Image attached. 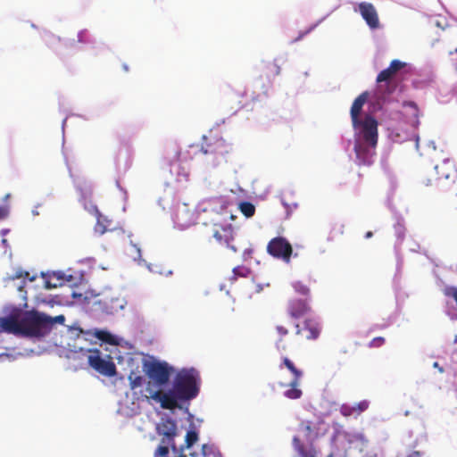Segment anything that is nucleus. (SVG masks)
Returning a JSON list of instances; mask_svg holds the SVG:
<instances>
[{
	"instance_id": "f257e3e1",
	"label": "nucleus",
	"mask_w": 457,
	"mask_h": 457,
	"mask_svg": "<svg viewBox=\"0 0 457 457\" xmlns=\"http://www.w3.org/2000/svg\"><path fill=\"white\" fill-rule=\"evenodd\" d=\"M412 66L398 59L377 76L376 87L364 91L353 101L350 114L354 129L355 162L359 165L373 163L378 145V120L373 113L382 111L395 99L396 90Z\"/></svg>"
},
{
	"instance_id": "f03ea898",
	"label": "nucleus",
	"mask_w": 457,
	"mask_h": 457,
	"mask_svg": "<svg viewBox=\"0 0 457 457\" xmlns=\"http://www.w3.org/2000/svg\"><path fill=\"white\" fill-rule=\"evenodd\" d=\"M202 378L200 372L194 367L182 368L174 376L171 385L166 394H154L160 406L164 410L179 409L187 415L191 423L194 415L189 411V406L200 394Z\"/></svg>"
},
{
	"instance_id": "7ed1b4c3",
	"label": "nucleus",
	"mask_w": 457,
	"mask_h": 457,
	"mask_svg": "<svg viewBox=\"0 0 457 457\" xmlns=\"http://www.w3.org/2000/svg\"><path fill=\"white\" fill-rule=\"evenodd\" d=\"M146 376L150 378V382L144 389V396L151 399L156 403L160 402L154 397V394L163 395L166 394L167 388L171 385L172 379L176 373L174 366L167 361L160 360L145 361L143 365Z\"/></svg>"
},
{
	"instance_id": "20e7f679",
	"label": "nucleus",
	"mask_w": 457,
	"mask_h": 457,
	"mask_svg": "<svg viewBox=\"0 0 457 457\" xmlns=\"http://www.w3.org/2000/svg\"><path fill=\"white\" fill-rule=\"evenodd\" d=\"M23 337L42 338L50 333V316L37 310L26 311L21 314Z\"/></svg>"
},
{
	"instance_id": "39448f33",
	"label": "nucleus",
	"mask_w": 457,
	"mask_h": 457,
	"mask_svg": "<svg viewBox=\"0 0 457 457\" xmlns=\"http://www.w3.org/2000/svg\"><path fill=\"white\" fill-rule=\"evenodd\" d=\"M68 345L71 347L72 352L87 353L88 365L98 373L106 377H112L116 374V365L109 354H104L96 348L86 349L83 346L77 345L76 343L74 345L68 343Z\"/></svg>"
},
{
	"instance_id": "423d86ee",
	"label": "nucleus",
	"mask_w": 457,
	"mask_h": 457,
	"mask_svg": "<svg viewBox=\"0 0 457 457\" xmlns=\"http://www.w3.org/2000/svg\"><path fill=\"white\" fill-rule=\"evenodd\" d=\"M68 334L71 339L85 341L91 340V338L98 339L104 343L117 345H119V337L106 329L95 328L93 330H84L77 325L70 326L68 328Z\"/></svg>"
},
{
	"instance_id": "0eeeda50",
	"label": "nucleus",
	"mask_w": 457,
	"mask_h": 457,
	"mask_svg": "<svg viewBox=\"0 0 457 457\" xmlns=\"http://www.w3.org/2000/svg\"><path fill=\"white\" fill-rule=\"evenodd\" d=\"M231 149L229 144H227L223 138H219L212 144L202 145L201 152L205 156L204 162L214 168L226 162V155Z\"/></svg>"
},
{
	"instance_id": "6e6552de",
	"label": "nucleus",
	"mask_w": 457,
	"mask_h": 457,
	"mask_svg": "<svg viewBox=\"0 0 457 457\" xmlns=\"http://www.w3.org/2000/svg\"><path fill=\"white\" fill-rule=\"evenodd\" d=\"M156 432L159 436H162V444L170 445L173 452L178 451L175 444V437L178 436V425L170 414H162L160 421L156 424Z\"/></svg>"
},
{
	"instance_id": "1a4fd4ad",
	"label": "nucleus",
	"mask_w": 457,
	"mask_h": 457,
	"mask_svg": "<svg viewBox=\"0 0 457 457\" xmlns=\"http://www.w3.org/2000/svg\"><path fill=\"white\" fill-rule=\"evenodd\" d=\"M267 252L274 258L283 260L287 263L290 262L293 248L288 240L283 237L272 238L268 245Z\"/></svg>"
},
{
	"instance_id": "9d476101",
	"label": "nucleus",
	"mask_w": 457,
	"mask_h": 457,
	"mask_svg": "<svg viewBox=\"0 0 457 457\" xmlns=\"http://www.w3.org/2000/svg\"><path fill=\"white\" fill-rule=\"evenodd\" d=\"M73 182L77 191L79 193V202L83 204L84 209L96 217L102 215L97 206L89 199L92 194L91 184L80 179H74Z\"/></svg>"
},
{
	"instance_id": "9b49d317",
	"label": "nucleus",
	"mask_w": 457,
	"mask_h": 457,
	"mask_svg": "<svg viewBox=\"0 0 457 457\" xmlns=\"http://www.w3.org/2000/svg\"><path fill=\"white\" fill-rule=\"evenodd\" d=\"M355 11H358L369 28L372 30L379 28V20L374 5L370 3H359Z\"/></svg>"
},
{
	"instance_id": "f8f14e48",
	"label": "nucleus",
	"mask_w": 457,
	"mask_h": 457,
	"mask_svg": "<svg viewBox=\"0 0 457 457\" xmlns=\"http://www.w3.org/2000/svg\"><path fill=\"white\" fill-rule=\"evenodd\" d=\"M228 207V202L223 197H215L201 202L197 207L196 212L198 214L202 212H213L215 214H221Z\"/></svg>"
},
{
	"instance_id": "ddd939ff",
	"label": "nucleus",
	"mask_w": 457,
	"mask_h": 457,
	"mask_svg": "<svg viewBox=\"0 0 457 457\" xmlns=\"http://www.w3.org/2000/svg\"><path fill=\"white\" fill-rule=\"evenodd\" d=\"M174 223L181 229H185L195 222V213L192 212L187 204L178 205L173 217Z\"/></svg>"
},
{
	"instance_id": "4468645a",
	"label": "nucleus",
	"mask_w": 457,
	"mask_h": 457,
	"mask_svg": "<svg viewBox=\"0 0 457 457\" xmlns=\"http://www.w3.org/2000/svg\"><path fill=\"white\" fill-rule=\"evenodd\" d=\"M0 333L12 334L23 337V326L21 320L17 321L12 315L0 317Z\"/></svg>"
},
{
	"instance_id": "2eb2a0df",
	"label": "nucleus",
	"mask_w": 457,
	"mask_h": 457,
	"mask_svg": "<svg viewBox=\"0 0 457 457\" xmlns=\"http://www.w3.org/2000/svg\"><path fill=\"white\" fill-rule=\"evenodd\" d=\"M395 235L396 237V242L395 245V251L397 257V269L400 268L402 263V258L400 257V246L404 239L405 236V227L404 221L402 216L395 214V223H394Z\"/></svg>"
},
{
	"instance_id": "dca6fc26",
	"label": "nucleus",
	"mask_w": 457,
	"mask_h": 457,
	"mask_svg": "<svg viewBox=\"0 0 457 457\" xmlns=\"http://www.w3.org/2000/svg\"><path fill=\"white\" fill-rule=\"evenodd\" d=\"M87 304V309L93 316L99 317L104 314H113V307L109 304L108 298H94Z\"/></svg>"
},
{
	"instance_id": "f3484780",
	"label": "nucleus",
	"mask_w": 457,
	"mask_h": 457,
	"mask_svg": "<svg viewBox=\"0 0 457 457\" xmlns=\"http://www.w3.org/2000/svg\"><path fill=\"white\" fill-rule=\"evenodd\" d=\"M310 307L305 300L294 299L288 303V312L291 317L298 319L304 315Z\"/></svg>"
},
{
	"instance_id": "a211bd4d",
	"label": "nucleus",
	"mask_w": 457,
	"mask_h": 457,
	"mask_svg": "<svg viewBox=\"0 0 457 457\" xmlns=\"http://www.w3.org/2000/svg\"><path fill=\"white\" fill-rule=\"evenodd\" d=\"M303 329L309 331V335L306 336L307 339L315 340L319 337L320 333V322L316 318L305 319L303 322Z\"/></svg>"
},
{
	"instance_id": "6ab92c4d",
	"label": "nucleus",
	"mask_w": 457,
	"mask_h": 457,
	"mask_svg": "<svg viewBox=\"0 0 457 457\" xmlns=\"http://www.w3.org/2000/svg\"><path fill=\"white\" fill-rule=\"evenodd\" d=\"M344 437L350 445L360 448L364 447L367 443L364 435L359 432H345Z\"/></svg>"
},
{
	"instance_id": "aec40b11",
	"label": "nucleus",
	"mask_w": 457,
	"mask_h": 457,
	"mask_svg": "<svg viewBox=\"0 0 457 457\" xmlns=\"http://www.w3.org/2000/svg\"><path fill=\"white\" fill-rule=\"evenodd\" d=\"M127 254L137 262L138 265L146 264V261L142 258L140 247L135 244L131 239L129 241V247L127 249Z\"/></svg>"
},
{
	"instance_id": "412c9836",
	"label": "nucleus",
	"mask_w": 457,
	"mask_h": 457,
	"mask_svg": "<svg viewBox=\"0 0 457 457\" xmlns=\"http://www.w3.org/2000/svg\"><path fill=\"white\" fill-rule=\"evenodd\" d=\"M199 439V433L196 430L195 425L191 423L189 425V428L187 431L185 437V446L186 448H191Z\"/></svg>"
},
{
	"instance_id": "4be33fe9",
	"label": "nucleus",
	"mask_w": 457,
	"mask_h": 457,
	"mask_svg": "<svg viewBox=\"0 0 457 457\" xmlns=\"http://www.w3.org/2000/svg\"><path fill=\"white\" fill-rule=\"evenodd\" d=\"M299 378H294L289 386L291 388L286 390L284 392V395L289 399H299L302 396V390L298 388L299 386Z\"/></svg>"
},
{
	"instance_id": "5701e85b",
	"label": "nucleus",
	"mask_w": 457,
	"mask_h": 457,
	"mask_svg": "<svg viewBox=\"0 0 457 457\" xmlns=\"http://www.w3.org/2000/svg\"><path fill=\"white\" fill-rule=\"evenodd\" d=\"M203 457H222V454L214 444H204L202 445Z\"/></svg>"
},
{
	"instance_id": "b1692460",
	"label": "nucleus",
	"mask_w": 457,
	"mask_h": 457,
	"mask_svg": "<svg viewBox=\"0 0 457 457\" xmlns=\"http://www.w3.org/2000/svg\"><path fill=\"white\" fill-rule=\"evenodd\" d=\"M78 43L83 44V45H90L93 48H96V39L91 36V34L88 32L87 29H81L78 32Z\"/></svg>"
},
{
	"instance_id": "393cba45",
	"label": "nucleus",
	"mask_w": 457,
	"mask_h": 457,
	"mask_svg": "<svg viewBox=\"0 0 457 457\" xmlns=\"http://www.w3.org/2000/svg\"><path fill=\"white\" fill-rule=\"evenodd\" d=\"M293 447L297 452L299 457H314L312 452L306 450L297 436L293 437Z\"/></svg>"
},
{
	"instance_id": "a878e982",
	"label": "nucleus",
	"mask_w": 457,
	"mask_h": 457,
	"mask_svg": "<svg viewBox=\"0 0 457 457\" xmlns=\"http://www.w3.org/2000/svg\"><path fill=\"white\" fill-rule=\"evenodd\" d=\"M238 209L246 218H251L255 213V205L248 201L240 202L238 204Z\"/></svg>"
},
{
	"instance_id": "bb28decb",
	"label": "nucleus",
	"mask_w": 457,
	"mask_h": 457,
	"mask_svg": "<svg viewBox=\"0 0 457 457\" xmlns=\"http://www.w3.org/2000/svg\"><path fill=\"white\" fill-rule=\"evenodd\" d=\"M43 40L50 46L54 47L55 45L61 42V37L54 35L48 30H43L41 33Z\"/></svg>"
},
{
	"instance_id": "cd10ccee",
	"label": "nucleus",
	"mask_w": 457,
	"mask_h": 457,
	"mask_svg": "<svg viewBox=\"0 0 457 457\" xmlns=\"http://www.w3.org/2000/svg\"><path fill=\"white\" fill-rule=\"evenodd\" d=\"M109 304L113 307V314L125 308L127 301L124 298L112 297L108 298Z\"/></svg>"
},
{
	"instance_id": "c85d7f7f",
	"label": "nucleus",
	"mask_w": 457,
	"mask_h": 457,
	"mask_svg": "<svg viewBox=\"0 0 457 457\" xmlns=\"http://www.w3.org/2000/svg\"><path fill=\"white\" fill-rule=\"evenodd\" d=\"M42 277L44 278L45 287L46 289H53L62 286V282L59 283L58 281L54 280V278H53L48 273L42 272Z\"/></svg>"
},
{
	"instance_id": "c756f323",
	"label": "nucleus",
	"mask_w": 457,
	"mask_h": 457,
	"mask_svg": "<svg viewBox=\"0 0 457 457\" xmlns=\"http://www.w3.org/2000/svg\"><path fill=\"white\" fill-rule=\"evenodd\" d=\"M129 380L131 389L135 390L143 385L145 378L142 376L131 372L129 376Z\"/></svg>"
},
{
	"instance_id": "7c9ffc66",
	"label": "nucleus",
	"mask_w": 457,
	"mask_h": 457,
	"mask_svg": "<svg viewBox=\"0 0 457 457\" xmlns=\"http://www.w3.org/2000/svg\"><path fill=\"white\" fill-rule=\"evenodd\" d=\"M285 366L294 374L295 378H300L303 375L302 371L295 368V364L288 358H284Z\"/></svg>"
},
{
	"instance_id": "2f4dec72",
	"label": "nucleus",
	"mask_w": 457,
	"mask_h": 457,
	"mask_svg": "<svg viewBox=\"0 0 457 457\" xmlns=\"http://www.w3.org/2000/svg\"><path fill=\"white\" fill-rule=\"evenodd\" d=\"M404 106L411 108V110L412 112V115L414 117V120L412 121V125L415 128L418 127L419 124H420V121L418 120V107H417V104L414 102H408V103L404 104Z\"/></svg>"
},
{
	"instance_id": "473e14b6",
	"label": "nucleus",
	"mask_w": 457,
	"mask_h": 457,
	"mask_svg": "<svg viewBox=\"0 0 457 457\" xmlns=\"http://www.w3.org/2000/svg\"><path fill=\"white\" fill-rule=\"evenodd\" d=\"M327 16L321 18L320 21H318L315 24L312 25L308 29L304 31H301L296 38H295L292 42H297L303 38L304 36L308 35L310 32H312L319 24H320Z\"/></svg>"
},
{
	"instance_id": "72a5a7b5",
	"label": "nucleus",
	"mask_w": 457,
	"mask_h": 457,
	"mask_svg": "<svg viewBox=\"0 0 457 457\" xmlns=\"http://www.w3.org/2000/svg\"><path fill=\"white\" fill-rule=\"evenodd\" d=\"M169 446L170 445L162 444L157 447L154 456L155 457H168L169 454Z\"/></svg>"
},
{
	"instance_id": "f704fd0d",
	"label": "nucleus",
	"mask_w": 457,
	"mask_h": 457,
	"mask_svg": "<svg viewBox=\"0 0 457 457\" xmlns=\"http://www.w3.org/2000/svg\"><path fill=\"white\" fill-rule=\"evenodd\" d=\"M340 412L343 416H345V417L351 416V415L356 413L355 406H354V404L351 405V404L344 403L340 407Z\"/></svg>"
},
{
	"instance_id": "c9c22d12",
	"label": "nucleus",
	"mask_w": 457,
	"mask_h": 457,
	"mask_svg": "<svg viewBox=\"0 0 457 457\" xmlns=\"http://www.w3.org/2000/svg\"><path fill=\"white\" fill-rule=\"evenodd\" d=\"M439 95L442 96V99H440L441 102L445 103L448 101L447 96L449 95H456L457 96V87H454L451 89L449 92L446 93V88L445 87H442L438 89Z\"/></svg>"
},
{
	"instance_id": "e433bc0d",
	"label": "nucleus",
	"mask_w": 457,
	"mask_h": 457,
	"mask_svg": "<svg viewBox=\"0 0 457 457\" xmlns=\"http://www.w3.org/2000/svg\"><path fill=\"white\" fill-rule=\"evenodd\" d=\"M250 272V270L245 266H237L233 269V275L237 277H246Z\"/></svg>"
},
{
	"instance_id": "4c0bfd02",
	"label": "nucleus",
	"mask_w": 457,
	"mask_h": 457,
	"mask_svg": "<svg viewBox=\"0 0 457 457\" xmlns=\"http://www.w3.org/2000/svg\"><path fill=\"white\" fill-rule=\"evenodd\" d=\"M293 287L295 291L300 295H307L309 294V288L301 282L293 283Z\"/></svg>"
},
{
	"instance_id": "58836bf2",
	"label": "nucleus",
	"mask_w": 457,
	"mask_h": 457,
	"mask_svg": "<svg viewBox=\"0 0 457 457\" xmlns=\"http://www.w3.org/2000/svg\"><path fill=\"white\" fill-rule=\"evenodd\" d=\"M96 219L97 221L95 226V232L99 235H103L106 231V226L104 224V221L102 220L103 216H97Z\"/></svg>"
},
{
	"instance_id": "ea45409f",
	"label": "nucleus",
	"mask_w": 457,
	"mask_h": 457,
	"mask_svg": "<svg viewBox=\"0 0 457 457\" xmlns=\"http://www.w3.org/2000/svg\"><path fill=\"white\" fill-rule=\"evenodd\" d=\"M54 280L58 281L59 283L62 282L63 284L64 280L71 281V276H69L67 278H65V275L62 271H53L51 274H49Z\"/></svg>"
},
{
	"instance_id": "a19ab883",
	"label": "nucleus",
	"mask_w": 457,
	"mask_h": 457,
	"mask_svg": "<svg viewBox=\"0 0 457 457\" xmlns=\"http://www.w3.org/2000/svg\"><path fill=\"white\" fill-rule=\"evenodd\" d=\"M369 405H370V402L367 400H362L360 403H355L354 406H355L356 413L360 414V413L363 412L364 411H366L369 408Z\"/></svg>"
},
{
	"instance_id": "79ce46f5",
	"label": "nucleus",
	"mask_w": 457,
	"mask_h": 457,
	"mask_svg": "<svg viewBox=\"0 0 457 457\" xmlns=\"http://www.w3.org/2000/svg\"><path fill=\"white\" fill-rule=\"evenodd\" d=\"M21 278H28L30 282H32L36 279V276L30 277L29 273L28 271H22V270L16 271L15 275L13 276V279Z\"/></svg>"
},
{
	"instance_id": "37998d69",
	"label": "nucleus",
	"mask_w": 457,
	"mask_h": 457,
	"mask_svg": "<svg viewBox=\"0 0 457 457\" xmlns=\"http://www.w3.org/2000/svg\"><path fill=\"white\" fill-rule=\"evenodd\" d=\"M10 214V206L8 204L0 205V220H5Z\"/></svg>"
},
{
	"instance_id": "c03bdc74",
	"label": "nucleus",
	"mask_w": 457,
	"mask_h": 457,
	"mask_svg": "<svg viewBox=\"0 0 457 457\" xmlns=\"http://www.w3.org/2000/svg\"><path fill=\"white\" fill-rule=\"evenodd\" d=\"M44 302L46 303L47 304H49L50 306L62 303L61 297L59 295L50 296L48 299H46Z\"/></svg>"
},
{
	"instance_id": "a18cd8bd",
	"label": "nucleus",
	"mask_w": 457,
	"mask_h": 457,
	"mask_svg": "<svg viewBox=\"0 0 457 457\" xmlns=\"http://www.w3.org/2000/svg\"><path fill=\"white\" fill-rule=\"evenodd\" d=\"M50 321H51V329H53V327L54 324L56 323H59V324H63L64 321H65V316L61 314V315H57L55 317H51L50 316Z\"/></svg>"
},
{
	"instance_id": "49530a36",
	"label": "nucleus",
	"mask_w": 457,
	"mask_h": 457,
	"mask_svg": "<svg viewBox=\"0 0 457 457\" xmlns=\"http://www.w3.org/2000/svg\"><path fill=\"white\" fill-rule=\"evenodd\" d=\"M385 343V338L382 337H378L372 339L370 342V346L372 347H379Z\"/></svg>"
},
{
	"instance_id": "de8ad7c7",
	"label": "nucleus",
	"mask_w": 457,
	"mask_h": 457,
	"mask_svg": "<svg viewBox=\"0 0 457 457\" xmlns=\"http://www.w3.org/2000/svg\"><path fill=\"white\" fill-rule=\"evenodd\" d=\"M451 361H452L453 369L454 370V372L457 373V350L452 353Z\"/></svg>"
},
{
	"instance_id": "09e8293b",
	"label": "nucleus",
	"mask_w": 457,
	"mask_h": 457,
	"mask_svg": "<svg viewBox=\"0 0 457 457\" xmlns=\"http://www.w3.org/2000/svg\"><path fill=\"white\" fill-rule=\"evenodd\" d=\"M25 286V281L22 280L21 282V285L18 286V290L20 291L21 293V297L23 299V300H27V293L25 291H23V287Z\"/></svg>"
},
{
	"instance_id": "8fccbe9b",
	"label": "nucleus",
	"mask_w": 457,
	"mask_h": 457,
	"mask_svg": "<svg viewBox=\"0 0 457 457\" xmlns=\"http://www.w3.org/2000/svg\"><path fill=\"white\" fill-rule=\"evenodd\" d=\"M420 249V245L416 242H413L412 245L409 247V250L411 252H418V250Z\"/></svg>"
},
{
	"instance_id": "3c124183",
	"label": "nucleus",
	"mask_w": 457,
	"mask_h": 457,
	"mask_svg": "<svg viewBox=\"0 0 457 457\" xmlns=\"http://www.w3.org/2000/svg\"><path fill=\"white\" fill-rule=\"evenodd\" d=\"M277 330L281 336H286L287 334V329L282 326H278Z\"/></svg>"
},
{
	"instance_id": "603ef678",
	"label": "nucleus",
	"mask_w": 457,
	"mask_h": 457,
	"mask_svg": "<svg viewBox=\"0 0 457 457\" xmlns=\"http://www.w3.org/2000/svg\"><path fill=\"white\" fill-rule=\"evenodd\" d=\"M69 290L71 291V295L72 298L77 299V298H81L82 297V294L77 293V292H75L71 288H69Z\"/></svg>"
},
{
	"instance_id": "864d4df0",
	"label": "nucleus",
	"mask_w": 457,
	"mask_h": 457,
	"mask_svg": "<svg viewBox=\"0 0 457 457\" xmlns=\"http://www.w3.org/2000/svg\"><path fill=\"white\" fill-rule=\"evenodd\" d=\"M450 55L452 57V62H456V71H457V48L454 50V52H450Z\"/></svg>"
},
{
	"instance_id": "5fc2aeb1",
	"label": "nucleus",
	"mask_w": 457,
	"mask_h": 457,
	"mask_svg": "<svg viewBox=\"0 0 457 457\" xmlns=\"http://www.w3.org/2000/svg\"><path fill=\"white\" fill-rule=\"evenodd\" d=\"M422 455L421 452L420 451H413L410 454H408L406 457H420Z\"/></svg>"
},
{
	"instance_id": "6e6d98bb",
	"label": "nucleus",
	"mask_w": 457,
	"mask_h": 457,
	"mask_svg": "<svg viewBox=\"0 0 457 457\" xmlns=\"http://www.w3.org/2000/svg\"><path fill=\"white\" fill-rule=\"evenodd\" d=\"M433 368L437 369L439 370V372H441V373L444 372L443 367H441L437 361H435L433 363Z\"/></svg>"
},
{
	"instance_id": "4d7b16f0",
	"label": "nucleus",
	"mask_w": 457,
	"mask_h": 457,
	"mask_svg": "<svg viewBox=\"0 0 457 457\" xmlns=\"http://www.w3.org/2000/svg\"><path fill=\"white\" fill-rule=\"evenodd\" d=\"M144 265L147 268V270L149 271H151V272H158L157 270H154V268H153V265L151 263H148L146 262V264H144Z\"/></svg>"
},
{
	"instance_id": "13d9d810",
	"label": "nucleus",
	"mask_w": 457,
	"mask_h": 457,
	"mask_svg": "<svg viewBox=\"0 0 457 457\" xmlns=\"http://www.w3.org/2000/svg\"><path fill=\"white\" fill-rule=\"evenodd\" d=\"M1 244H2V245H3L5 249H7V248H9V247H10V245H9L8 241H7V239H5V238H3V239H2Z\"/></svg>"
},
{
	"instance_id": "bf43d9fd",
	"label": "nucleus",
	"mask_w": 457,
	"mask_h": 457,
	"mask_svg": "<svg viewBox=\"0 0 457 457\" xmlns=\"http://www.w3.org/2000/svg\"><path fill=\"white\" fill-rule=\"evenodd\" d=\"M394 140H395V142H399V143H400V142L404 141V140H405V138L401 137L399 134H396V135L394 137Z\"/></svg>"
},
{
	"instance_id": "052dcab7",
	"label": "nucleus",
	"mask_w": 457,
	"mask_h": 457,
	"mask_svg": "<svg viewBox=\"0 0 457 457\" xmlns=\"http://www.w3.org/2000/svg\"><path fill=\"white\" fill-rule=\"evenodd\" d=\"M252 253V250L251 249H245L244 251V258L246 259L247 257H249Z\"/></svg>"
},
{
	"instance_id": "680f3d73",
	"label": "nucleus",
	"mask_w": 457,
	"mask_h": 457,
	"mask_svg": "<svg viewBox=\"0 0 457 457\" xmlns=\"http://www.w3.org/2000/svg\"><path fill=\"white\" fill-rule=\"evenodd\" d=\"M225 242H226V244H227L228 247H229V248H230L234 253H236V252H237V248L235 247V245H229V242H228V238L225 240Z\"/></svg>"
},
{
	"instance_id": "e2e57ef3",
	"label": "nucleus",
	"mask_w": 457,
	"mask_h": 457,
	"mask_svg": "<svg viewBox=\"0 0 457 457\" xmlns=\"http://www.w3.org/2000/svg\"><path fill=\"white\" fill-rule=\"evenodd\" d=\"M9 232H10V229H9V228H3V229H1V231H0V235H1V236H3V237H4V236H6Z\"/></svg>"
},
{
	"instance_id": "0e129e2a",
	"label": "nucleus",
	"mask_w": 457,
	"mask_h": 457,
	"mask_svg": "<svg viewBox=\"0 0 457 457\" xmlns=\"http://www.w3.org/2000/svg\"><path fill=\"white\" fill-rule=\"evenodd\" d=\"M428 146L431 147L433 150H436V143L434 141H428Z\"/></svg>"
},
{
	"instance_id": "69168bd1",
	"label": "nucleus",
	"mask_w": 457,
	"mask_h": 457,
	"mask_svg": "<svg viewBox=\"0 0 457 457\" xmlns=\"http://www.w3.org/2000/svg\"><path fill=\"white\" fill-rule=\"evenodd\" d=\"M435 24H436V27H439V28H441L443 29H445V26L443 25L442 21H439V20H436Z\"/></svg>"
},
{
	"instance_id": "338daca9",
	"label": "nucleus",
	"mask_w": 457,
	"mask_h": 457,
	"mask_svg": "<svg viewBox=\"0 0 457 457\" xmlns=\"http://www.w3.org/2000/svg\"><path fill=\"white\" fill-rule=\"evenodd\" d=\"M10 198H11V194H10V193H8V194H6V195L3 197L2 201H3V203H6Z\"/></svg>"
},
{
	"instance_id": "774afa93",
	"label": "nucleus",
	"mask_w": 457,
	"mask_h": 457,
	"mask_svg": "<svg viewBox=\"0 0 457 457\" xmlns=\"http://www.w3.org/2000/svg\"><path fill=\"white\" fill-rule=\"evenodd\" d=\"M362 457H379L377 453H366Z\"/></svg>"
}]
</instances>
